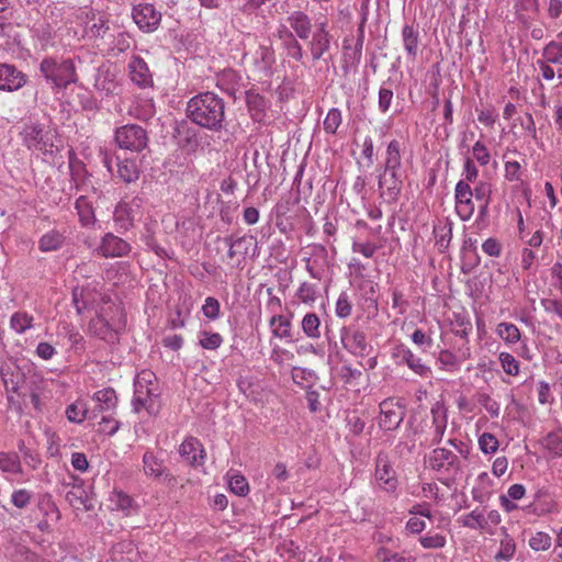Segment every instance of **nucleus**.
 <instances>
[{
    "mask_svg": "<svg viewBox=\"0 0 562 562\" xmlns=\"http://www.w3.org/2000/svg\"><path fill=\"white\" fill-rule=\"evenodd\" d=\"M188 119L211 132L226 128V103L216 93L206 91L192 97L186 106Z\"/></svg>",
    "mask_w": 562,
    "mask_h": 562,
    "instance_id": "f257e3e1",
    "label": "nucleus"
},
{
    "mask_svg": "<svg viewBox=\"0 0 562 562\" xmlns=\"http://www.w3.org/2000/svg\"><path fill=\"white\" fill-rule=\"evenodd\" d=\"M38 71L45 82L56 90H64L78 80L75 61L63 56L44 57L38 65Z\"/></svg>",
    "mask_w": 562,
    "mask_h": 562,
    "instance_id": "f03ea898",
    "label": "nucleus"
},
{
    "mask_svg": "<svg viewBox=\"0 0 562 562\" xmlns=\"http://www.w3.org/2000/svg\"><path fill=\"white\" fill-rule=\"evenodd\" d=\"M134 412L145 409L149 415H157L161 407L160 389L153 371L144 370L134 381Z\"/></svg>",
    "mask_w": 562,
    "mask_h": 562,
    "instance_id": "7ed1b4c3",
    "label": "nucleus"
},
{
    "mask_svg": "<svg viewBox=\"0 0 562 562\" xmlns=\"http://www.w3.org/2000/svg\"><path fill=\"white\" fill-rule=\"evenodd\" d=\"M24 145L29 149L38 150L43 155L55 156L59 149L55 144L57 135L55 131L46 128L41 123H30L21 132Z\"/></svg>",
    "mask_w": 562,
    "mask_h": 562,
    "instance_id": "20e7f679",
    "label": "nucleus"
},
{
    "mask_svg": "<svg viewBox=\"0 0 562 562\" xmlns=\"http://www.w3.org/2000/svg\"><path fill=\"white\" fill-rule=\"evenodd\" d=\"M116 146L124 150L140 153L149 142L147 131L138 124H125L114 131Z\"/></svg>",
    "mask_w": 562,
    "mask_h": 562,
    "instance_id": "39448f33",
    "label": "nucleus"
},
{
    "mask_svg": "<svg viewBox=\"0 0 562 562\" xmlns=\"http://www.w3.org/2000/svg\"><path fill=\"white\" fill-rule=\"evenodd\" d=\"M140 207L139 198L117 203L113 212V222L117 233L124 234L134 227L135 221L142 215Z\"/></svg>",
    "mask_w": 562,
    "mask_h": 562,
    "instance_id": "423d86ee",
    "label": "nucleus"
},
{
    "mask_svg": "<svg viewBox=\"0 0 562 562\" xmlns=\"http://www.w3.org/2000/svg\"><path fill=\"white\" fill-rule=\"evenodd\" d=\"M331 40L327 19H318L315 22L314 32L307 40V48L313 61L322 59L329 52Z\"/></svg>",
    "mask_w": 562,
    "mask_h": 562,
    "instance_id": "0eeeda50",
    "label": "nucleus"
},
{
    "mask_svg": "<svg viewBox=\"0 0 562 562\" xmlns=\"http://www.w3.org/2000/svg\"><path fill=\"white\" fill-rule=\"evenodd\" d=\"M406 408L394 398H386L380 403L379 427L384 431L397 429L404 420Z\"/></svg>",
    "mask_w": 562,
    "mask_h": 562,
    "instance_id": "6e6552de",
    "label": "nucleus"
},
{
    "mask_svg": "<svg viewBox=\"0 0 562 562\" xmlns=\"http://www.w3.org/2000/svg\"><path fill=\"white\" fill-rule=\"evenodd\" d=\"M374 477L378 486L386 493H395L398 481L392 467L390 457L385 452H379L375 458Z\"/></svg>",
    "mask_w": 562,
    "mask_h": 562,
    "instance_id": "1a4fd4ad",
    "label": "nucleus"
},
{
    "mask_svg": "<svg viewBox=\"0 0 562 562\" xmlns=\"http://www.w3.org/2000/svg\"><path fill=\"white\" fill-rule=\"evenodd\" d=\"M380 198L387 204H394L403 189V180L400 171L381 170L378 177Z\"/></svg>",
    "mask_w": 562,
    "mask_h": 562,
    "instance_id": "9d476101",
    "label": "nucleus"
},
{
    "mask_svg": "<svg viewBox=\"0 0 562 562\" xmlns=\"http://www.w3.org/2000/svg\"><path fill=\"white\" fill-rule=\"evenodd\" d=\"M29 82V75L14 64L0 63V91L16 92L26 87Z\"/></svg>",
    "mask_w": 562,
    "mask_h": 562,
    "instance_id": "9b49d317",
    "label": "nucleus"
},
{
    "mask_svg": "<svg viewBox=\"0 0 562 562\" xmlns=\"http://www.w3.org/2000/svg\"><path fill=\"white\" fill-rule=\"evenodd\" d=\"M161 16V12L151 3H139L132 9L133 21L145 33L156 31L160 25Z\"/></svg>",
    "mask_w": 562,
    "mask_h": 562,
    "instance_id": "f8f14e48",
    "label": "nucleus"
},
{
    "mask_svg": "<svg viewBox=\"0 0 562 562\" xmlns=\"http://www.w3.org/2000/svg\"><path fill=\"white\" fill-rule=\"evenodd\" d=\"M131 251V244L113 233H106L101 238L99 246L94 249V252L102 258L125 257Z\"/></svg>",
    "mask_w": 562,
    "mask_h": 562,
    "instance_id": "ddd939ff",
    "label": "nucleus"
},
{
    "mask_svg": "<svg viewBox=\"0 0 562 562\" xmlns=\"http://www.w3.org/2000/svg\"><path fill=\"white\" fill-rule=\"evenodd\" d=\"M124 324H111L102 314L97 315L89 322V333L108 344H116L119 341L120 330Z\"/></svg>",
    "mask_w": 562,
    "mask_h": 562,
    "instance_id": "4468645a",
    "label": "nucleus"
},
{
    "mask_svg": "<svg viewBox=\"0 0 562 562\" xmlns=\"http://www.w3.org/2000/svg\"><path fill=\"white\" fill-rule=\"evenodd\" d=\"M285 21L289 25L288 30L294 34V37L302 41H307L315 30L312 16L301 10L289 12Z\"/></svg>",
    "mask_w": 562,
    "mask_h": 562,
    "instance_id": "2eb2a0df",
    "label": "nucleus"
},
{
    "mask_svg": "<svg viewBox=\"0 0 562 562\" xmlns=\"http://www.w3.org/2000/svg\"><path fill=\"white\" fill-rule=\"evenodd\" d=\"M340 340L344 348L353 356L363 357L368 355V349L370 347L363 331L345 326L340 329Z\"/></svg>",
    "mask_w": 562,
    "mask_h": 562,
    "instance_id": "dca6fc26",
    "label": "nucleus"
},
{
    "mask_svg": "<svg viewBox=\"0 0 562 562\" xmlns=\"http://www.w3.org/2000/svg\"><path fill=\"white\" fill-rule=\"evenodd\" d=\"M472 198L471 186L463 180L458 181L454 189L456 212L462 221H469L474 213Z\"/></svg>",
    "mask_w": 562,
    "mask_h": 562,
    "instance_id": "f3484780",
    "label": "nucleus"
},
{
    "mask_svg": "<svg viewBox=\"0 0 562 562\" xmlns=\"http://www.w3.org/2000/svg\"><path fill=\"white\" fill-rule=\"evenodd\" d=\"M427 463L435 471H450L460 468V460L457 454L446 448H435L427 458Z\"/></svg>",
    "mask_w": 562,
    "mask_h": 562,
    "instance_id": "a211bd4d",
    "label": "nucleus"
},
{
    "mask_svg": "<svg viewBox=\"0 0 562 562\" xmlns=\"http://www.w3.org/2000/svg\"><path fill=\"white\" fill-rule=\"evenodd\" d=\"M308 257L303 260L306 263V270L313 279H322V268L328 263V251L326 247L319 244H314L308 247Z\"/></svg>",
    "mask_w": 562,
    "mask_h": 562,
    "instance_id": "6ab92c4d",
    "label": "nucleus"
},
{
    "mask_svg": "<svg viewBox=\"0 0 562 562\" xmlns=\"http://www.w3.org/2000/svg\"><path fill=\"white\" fill-rule=\"evenodd\" d=\"M394 357L400 359L401 363H405L414 373L419 376L427 378L431 373L430 367L425 364L418 356H416L409 348L400 345L395 348Z\"/></svg>",
    "mask_w": 562,
    "mask_h": 562,
    "instance_id": "aec40b11",
    "label": "nucleus"
},
{
    "mask_svg": "<svg viewBox=\"0 0 562 562\" xmlns=\"http://www.w3.org/2000/svg\"><path fill=\"white\" fill-rule=\"evenodd\" d=\"M179 453L183 460L193 467L202 465L205 461V450L199 439L188 437L179 447Z\"/></svg>",
    "mask_w": 562,
    "mask_h": 562,
    "instance_id": "412c9836",
    "label": "nucleus"
},
{
    "mask_svg": "<svg viewBox=\"0 0 562 562\" xmlns=\"http://www.w3.org/2000/svg\"><path fill=\"white\" fill-rule=\"evenodd\" d=\"M130 78L139 88H147L153 85V76L146 61L138 55L131 57L128 63Z\"/></svg>",
    "mask_w": 562,
    "mask_h": 562,
    "instance_id": "4be33fe9",
    "label": "nucleus"
},
{
    "mask_svg": "<svg viewBox=\"0 0 562 562\" xmlns=\"http://www.w3.org/2000/svg\"><path fill=\"white\" fill-rule=\"evenodd\" d=\"M117 31V25L110 23L103 16L93 18L88 25V35L91 38L100 41L99 46H105L113 32Z\"/></svg>",
    "mask_w": 562,
    "mask_h": 562,
    "instance_id": "5701e85b",
    "label": "nucleus"
},
{
    "mask_svg": "<svg viewBox=\"0 0 562 562\" xmlns=\"http://www.w3.org/2000/svg\"><path fill=\"white\" fill-rule=\"evenodd\" d=\"M432 417V438L431 445H437L442 440L448 424V409L442 402H436L431 409Z\"/></svg>",
    "mask_w": 562,
    "mask_h": 562,
    "instance_id": "b1692460",
    "label": "nucleus"
},
{
    "mask_svg": "<svg viewBox=\"0 0 562 562\" xmlns=\"http://www.w3.org/2000/svg\"><path fill=\"white\" fill-rule=\"evenodd\" d=\"M276 64L274 49L271 46L261 45L255 52L254 66L256 70L263 77H271L273 74V65Z\"/></svg>",
    "mask_w": 562,
    "mask_h": 562,
    "instance_id": "393cba45",
    "label": "nucleus"
},
{
    "mask_svg": "<svg viewBox=\"0 0 562 562\" xmlns=\"http://www.w3.org/2000/svg\"><path fill=\"white\" fill-rule=\"evenodd\" d=\"M0 379L7 392L18 393L23 400L27 396L26 393H19V368L12 361H1L0 363Z\"/></svg>",
    "mask_w": 562,
    "mask_h": 562,
    "instance_id": "a878e982",
    "label": "nucleus"
},
{
    "mask_svg": "<svg viewBox=\"0 0 562 562\" xmlns=\"http://www.w3.org/2000/svg\"><path fill=\"white\" fill-rule=\"evenodd\" d=\"M279 38L283 41V48L286 52L288 57L295 61H302L304 57L303 46L300 43V38L294 37V34L288 30L286 26L282 25L278 30Z\"/></svg>",
    "mask_w": 562,
    "mask_h": 562,
    "instance_id": "bb28decb",
    "label": "nucleus"
},
{
    "mask_svg": "<svg viewBox=\"0 0 562 562\" xmlns=\"http://www.w3.org/2000/svg\"><path fill=\"white\" fill-rule=\"evenodd\" d=\"M216 86L222 91L234 97L235 93L243 87V78L238 71L232 68L224 69L217 76Z\"/></svg>",
    "mask_w": 562,
    "mask_h": 562,
    "instance_id": "cd10ccee",
    "label": "nucleus"
},
{
    "mask_svg": "<svg viewBox=\"0 0 562 562\" xmlns=\"http://www.w3.org/2000/svg\"><path fill=\"white\" fill-rule=\"evenodd\" d=\"M116 173L125 183H133L139 179L140 170L135 159L116 158Z\"/></svg>",
    "mask_w": 562,
    "mask_h": 562,
    "instance_id": "c85d7f7f",
    "label": "nucleus"
},
{
    "mask_svg": "<svg viewBox=\"0 0 562 562\" xmlns=\"http://www.w3.org/2000/svg\"><path fill=\"white\" fill-rule=\"evenodd\" d=\"M75 209L81 226L91 227L95 224L93 202L88 196L80 195L75 202Z\"/></svg>",
    "mask_w": 562,
    "mask_h": 562,
    "instance_id": "c756f323",
    "label": "nucleus"
},
{
    "mask_svg": "<svg viewBox=\"0 0 562 562\" xmlns=\"http://www.w3.org/2000/svg\"><path fill=\"white\" fill-rule=\"evenodd\" d=\"M132 38L130 34L123 31L117 25V31L113 32L110 40L108 41L104 48L112 56H117L124 52H126L131 47Z\"/></svg>",
    "mask_w": 562,
    "mask_h": 562,
    "instance_id": "7c9ffc66",
    "label": "nucleus"
},
{
    "mask_svg": "<svg viewBox=\"0 0 562 562\" xmlns=\"http://www.w3.org/2000/svg\"><path fill=\"white\" fill-rule=\"evenodd\" d=\"M402 167V144L397 139H392L385 151V159L382 170L400 171Z\"/></svg>",
    "mask_w": 562,
    "mask_h": 562,
    "instance_id": "2f4dec72",
    "label": "nucleus"
},
{
    "mask_svg": "<svg viewBox=\"0 0 562 562\" xmlns=\"http://www.w3.org/2000/svg\"><path fill=\"white\" fill-rule=\"evenodd\" d=\"M434 236L436 239V246L440 252H445L452 238V223L448 220L440 221L434 225Z\"/></svg>",
    "mask_w": 562,
    "mask_h": 562,
    "instance_id": "473e14b6",
    "label": "nucleus"
},
{
    "mask_svg": "<svg viewBox=\"0 0 562 562\" xmlns=\"http://www.w3.org/2000/svg\"><path fill=\"white\" fill-rule=\"evenodd\" d=\"M402 38L404 48L412 59H415L418 53L419 32L413 24H405L402 29Z\"/></svg>",
    "mask_w": 562,
    "mask_h": 562,
    "instance_id": "72a5a7b5",
    "label": "nucleus"
},
{
    "mask_svg": "<svg viewBox=\"0 0 562 562\" xmlns=\"http://www.w3.org/2000/svg\"><path fill=\"white\" fill-rule=\"evenodd\" d=\"M33 37L38 42L43 49H46L55 43V29L54 26L44 21L34 25Z\"/></svg>",
    "mask_w": 562,
    "mask_h": 562,
    "instance_id": "f704fd0d",
    "label": "nucleus"
},
{
    "mask_svg": "<svg viewBox=\"0 0 562 562\" xmlns=\"http://www.w3.org/2000/svg\"><path fill=\"white\" fill-rule=\"evenodd\" d=\"M301 328L304 335L312 340L322 337V322L316 313H306L301 321Z\"/></svg>",
    "mask_w": 562,
    "mask_h": 562,
    "instance_id": "c9c22d12",
    "label": "nucleus"
},
{
    "mask_svg": "<svg viewBox=\"0 0 562 562\" xmlns=\"http://www.w3.org/2000/svg\"><path fill=\"white\" fill-rule=\"evenodd\" d=\"M110 502L113 509L121 510L126 516H130L133 513H135L137 508L135 501L132 498V496H130L123 491H113L110 497Z\"/></svg>",
    "mask_w": 562,
    "mask_h": 562,
    "instance_id": "e433bc0d",
    "label": "nucleus"
},
{
    "mask_svg": "<svg viewBox=\"0 0 562 562\" xmlns=\"http://www.w3.org/2000/svg\"><path fill=\"white\" fill-rule=\"evenodd\" d=\"M542 56L551 65L557 66V76L562 79V43L557 41L549 42L542 49Z\"/></svg>",
    "mask_w": 562,
    "mask_h": 562,
    "instance_id": "4c0bfd02",
    "label": "nucleus"
},
{
    "mask_svg": "<svg viewBox=\"0 0 562 562\" xmlns=\"http://www.w3.org/2000/svg\"><path fill=\"white\" fill-rule=\"evenodd\" d=\"M64 243V234L56 229H52L40 238L38 249L43 252L56 251L63 247Z\"/></svg>",
    "mask_w": 562,
    "mask_h": 562,
    "instance_id": "58836bf2",
    "label": "nucleus"
},
{
    "mask_svg": "<svg viewBox=\"0 0 562 562\" xmlns=\"http://www.w3.org/2000/svg\"><path fill=\"white\" fill-rule=\"evenodd\" d=\"M59 335H63L67 339L74 352L82 353L86 350L83 336L71 324H64Z\"/></svg>",
    "mask_w": 562,
    "mask_h": 562,
    "instance_id": "ea45409f",
    "label": "nucleus"
},
{
    "mask_svg": "<svg viewBox=\"0 0 562 562\" xmlns=\"http://www.w3.org/2000/svg\"><path fill=\"white\" fill-rule=\"evenodd\" d=\"M451 331L468 344L469 335L472 331L470 318L462 313H454L451 321Z\"/></svg>",
    "mask_w": 562,
    "mask_h": 562,
    "instance_id": "a19ab883",
    "label": "nucleus"
},
{
    "mask_svg": "<svg viewBox=\"0 0 562 562\" xmlns=\"http://www.w3.org/2000/svg\"><path fill=\"white\" fill-rule=\"evenodd\" d=\"M0 471L10 474H22L23 468L19 454L0 451Z\"/></svg>",
    "mask_w": 562,
    "mask_h": 562,
    "instance_id": "79ce46f5",
    "label": "nucleus"
},
{
    "mask_svg": "<svg viewBox=\"0 0 562 562\" xmlns=\"http://www.w3.org/2000/svg\"><path fill=\"white\" fill-rule=\"evenodd\" d=\"M93 400L101 412L113 411L117 405V396L112 387H106L94 393Z\"/></svg>",
    "mask_w": 562,
    "mask_h": 562,
    "instance_id": "37998d69",
    "label": "nucleus"
},
{
    "mask_svg": "<svg viewBox=\"0 0 562 562\" xmlns=\"http://www.w3.org/2000/svg\"><path fill=\"white\" fill-rule=\"evenodd\" d=\"M144 472L154 479L160 477L165 472L162 461H160L151 451H146L143 456Z\"/></svg>",
    "mask_w": 562,
    "mask_h": 562,
    "instance_id": "c03bdc74",
    "label": "nucleus"
},
{
    "mask_svg": "<svg viewBox=\"0 0 562 562\" xmlns=\"http://www.w3.org/2000/svg\"><path fill=\"white\" fill-rule=\"evenodd\" d=\"M37 507L45 518L52 521H58L60 519V512L50 494L46 493L41 495Z\"/></svg>",
    "mask_w": 562,
    "mask_h": 562,
    "instance_id": "a18cd8bd",
    "label": "nucleus"
},
{
    "mask_svg": "<svg viewBox=\"0 0 562 562\" xmlns=\"http://www.w3.org/2000/svg\"><path fill=\"white\" fill-rule=\"evenodd\" d=\"M34 317L24 311L15 312L11 315L10 327L16 334L22 335L33 327Z\"/></svg>",
    "mask_w": 562,
    "mask_h": 562,
    "instance_id": "49530a36",
    "label": "nucleus"
},
{
    "mask_svg": "<svg viewBox=\"0 0 562 562\" xmlns=\"http://www.w3.org/2000/svg\"><path fill=\"white\" fill-rule=\"evenodd\" d=\"M496 334L506 345H514L521 338L519 328L515 324L506 322H502L497 325Z\"/></svg>",
    "mask_w": 562,
    "mask_h": 562,
    "instance_id": "de8ad7c7",
    "label": "nucleus"
},
{
    "mask_svg": "<svg viewBox=\"0 0 562 562\" xmlns=\"http://www.w3.org/2000/svg\"><path fill=\"white\" fill-rule=\"evenodd\" d=\"M541 446L553 457H562V432L551 431L540 441Z\"/></svg>",
    "mask_w": 562,
    "mask_h": 562,
    "instance_id": "09e8293b",
    "label": "nucleus"
},
{
    "mask_svg": "<svg viewBox=\"0 0 562 562\" xmlns=\"http://www.w3.org/2000/svg\"><path fill=\"white\" fill-rule=\"evenodd\" d=\"M380 562H416V558L407 551L394 552L387 548H380L376 552Z\"/></svg>",
    "mask_w": 562,
    "mask_h": 562,
    "instance_id": "8fccbe9b",
    "label": "nucleus"
},
{
    "mask_svg": "<svg viewBox=\"0 0 562 562\" xmlns=\"http://www.w3.org/2000/svg\"><path fill=\"white\" fill-rule=\"evenodd\" d=\"M94 87L104 94H113L117 89V82L109 71L99 70L95 76Z\"/></svg>",
    "mask_w": 562,
    "mask_h": 562,
    "instance_id": "3c124183",
    "label": "nucleus"
},
{
    "mask_svg": "<svg viewBox=\"0 0 562 562\" xmlns=\"http://www.w3.org/2000/svg\"><path fill=\"white\" fill-rule=\"evenodd\" d=\"M295 297L307 306H313L318 297L317 286L308 282H302L295 292Z\"/></svg>",
    "mask_w": 562,
    "mask_h": 562,
    "instance_id": "603ef678",
    "label": "nucleus"
},
{
    "mask_svg": "<svg viewBox=\"0 0 562 562\" xmlns=\"http://www.w3.org/2000/svg\"><path fill=\"white\" fill-rule=\"evenodd\" d=\"M458 522L470 529L485 530L484 514L481 509L475 508L471 513L458 518Z\"/></svg>",
    "mask_w": 562,
    "mask_h": 562,
    "instance_id": "864d4df0",
    "label": "nucleus"
},
{
    "mask_svg": "<svg viewBox=\"0 0 562 562\" xmlns=\"http://www.w3.org/2000/svg\"><path fill=\"white\" fill-rule=\"evenodd\" d=\"M276 323H278V327L272 330L273 335L279 338L291 339V321L283 315H273L270 319V326H273Z\"/></svg>",
    "mask_w": 562,
    "mask_h": 562,
    "instance_id": "5fc2aeb1",
    "label": "nucleus"
},
{
    "mask_svg": "<svg viewBox=\"0 0 562 562\" xmlns=\"http://www.w3.org/2000/svg\"><path fill=\"white\" fill-rule=\"evenodd\" d=\"M66 416L71 423H82L86 418H88L87 404L82 401H76L66 408Z\"/></svg>",
    "mask_w": 562,
    "mask_h": 562,
    "instance_id": "6e6d98bb",
    "label": "nucleus"
},
{
    "mask_svg": "<svg viewBox=\"0 0 562 562\" xmlns=\"http://www.w3.org/2000/svg\"><path fill=\"white\" fill-rule=\"evenodd\" d=\"M516 552V543L514 539L507 533L504 532V537L501 539L499 550L495 554V560H504L509 561Z\"/></svg>",
    "mask_w": 562,
    "mask_h": 562,
    "instance_id": "4d7b16f0",
    "label": "nucleus"
},
{
    "mask_svg": "<svg viewBox=\"0 0 562 562\" xmlns=\"http://www.w3.org/2000/svg\"><path fill=\"white\" fill-rule=\"evenodd\" d=\"M225 245L228 247L227 256L233 259L237 254H239V247L244 244L256 245V238L254 236H241L234 239L232 236H227L224 238Z\"/></svg>",
    "mask_w": 562,
    "mask_h": 562,
    "instance_id": "13d9d810",
    "label": "nucleus"
},
{
    "mask_svg": "<svg viewBox=\"0 0 562 562\" xmlns=\"http://www.w3.org/2000/svg\"><path fill=\"white\" fill-rule=\"evenodd\" d=\"M342 122V115L341 111L337 108H331L324 120V131L327 134H336L338 131V127L340 126Z\"/></svg>",
    "mask_w": 562,
    "mask_h": 562,
    "instance_id": "bf43d9fd",
    "label": "nucleus"
},
{
    "mask_svg": "<svg viewBox=\"0 0 562 562\" xmlns=\"http://www.w3.org/2000/svg\"><path fill=\"white\" fill-rule=\"evenodd\" d=\"M502 369L508 375L516 376L520 372L519 361L509 352H501L498 356Z\"/></svg>",
    "mask_w": 562,
    "mask_h": 562,
    "instance_id": "052dcab7",
    "label": "nucleus"
},
{
    "mask_svg": "<svg viewBox=\"0 0 562 562\" xmlns=\"http://www.w3.org/2000/svg\"><path fill=\"white\" fill-rule=\"evenodd\" d=\"M228 486L229 490L238 496H245L249 492L248 482L246 477L240 474H233L228 480Z\"/></svg>",
    "mask_w": 562,
    "mask_h": 562,
    "instance_id": "680f3d73",
    "label": "nucleus"
},
{
    "mask_svg": "<svg viewBox=\"0 0 562 562\" xmlns=\"http://www.w3.org/2000/svg\"><path fill=\"white\" fill-rule=\"evenodd\" d=\"M479 447L485 454L494 453L499 447L497 438L491 432H484L479 437Z\"/></svg>",
    "mask_w": 562,
    "mask_h": 562,
    "instance_id": "e2e57ef3",
    "label": "nucleus"
},
{
    "mask_svg": "<svg viewBox=\"0 0 562 562\" xmlns=\"http://www.w3.org/2000/svg\"><path fill=\"white\" fill-rule=\"evenodd\" d=\"M352 304L347 292H341L336 301L335 313L339 318L350 316Z\"/></svg>",
    "mask_w": 562,
    "mask_h": 562,
    "instance_id": "0e129e2a",
    "label": "nucleus"
},
{
    "mask_svg": "<svg viewBox=\"0 0 562 562\" xmlns=\"http://www.w3.org/2000/svg\"><path fill=\"white\" fill-rule=\"evenodd\" d=\"M32 499V492L26 488H19L12 492L11 503L19 509L26 508Z\"/></svg>",
    "mask_w": 562,
    "mask_h": 562,
    "instance_id": "69168bd1",
    "label": "nucleus"
},
{
    "mask_svg": "<svg viewBox=\"0 0 562 562\" xmlns=\"http://www.w3.org/2000/svg\"><path fill=\"white\" fill-rule=\"evenodd\" d=\"M473 198L479 202H491L492 184L486 181H479L472 189Z\"/></svg>",
    "mask_w": 562,
    "mask_h": 562,
    "instance_id": "338daca9",
    "label": "nucleus"
},
{
    "mask_svg": "<svg viewBox=\"0 0 562 562\" xmlns=\"http://www.w3.org/2000/svg\"><path fill=\"white\" fill-rule=\"evenodd\" d=\"M529 546L535 551H544L551 547V537L547 532L539 531L529 539Z\"/></svg>",
    "mask_w": 562,
    "mask_h": 562,
    "instance_id": "774afa93",
    "label": "nucleus"
}]
</instances>
